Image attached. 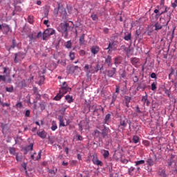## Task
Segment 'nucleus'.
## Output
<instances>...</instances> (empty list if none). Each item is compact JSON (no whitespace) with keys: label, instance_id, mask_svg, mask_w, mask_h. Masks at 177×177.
I'll return each mask as SVG.
<instances>
[{"label":"nucleus","instance_id":"nucleus-21","mask_svg":"<svg viewBox=\"0 0 177 177\" xmlns=\"http://www.w3.org/2000/svg\"><path fill=\"white\" fill-rule=\"evenodd\" d=\"M155 27V30L156 31H158V30H161V28H162V25L160 24V23L156 22L154 25Z\"/></svg>","mask_w":177,"mask_h":177},{"label":"nucleus","instance_id":"nucleus-24","mask_svg":"<svg viewBox=\"0 0 177 177\" xmlns=\"http://www.w3.org/2000/svg\"><path fill=\"white\" fill-rule=\"evenodd\" d=\"M139 63V59L134 57L131 59V64L133 66H136V64Z\"/></svg>","mask_w":177,"mask_h":177},{"label":"nucleus","instance_id":"nucleus-5","mask_svg":"<svg viewBox=\"0 0 177 177\" xmlns=\"http://www.w3.org/2000/svg\"><path fill=\"white\" fill-rule=\"evenodd\" d=\"M92 161L94 165H97L98 167H103V162L99 160V158H97V155L93 156Z\"/></svg>","mask_w":177,"mask_h":177},{"label":"nucleus","instance_id":"nucleus-41","mask_svg":"<svg viewBox=\"0 0 177 177\" xmlns=\"http://www.w3.org/2000/svg\"><path fill=\"white\" fill-rule=\"evenodd\" d=\"M91 19H92L94 21H96V20H97V15H91Z\"/></svg>","mask_w":177,"mask_h":177},{"label":"nucleus","instance_id":"nucleus-56","mask_svg":"<svg viewBox=\"0 0 177 177\" xmlns=\"http://www.w3.org/2000/svg\"><path fill=\"white\" fill-rule=\"evenodd\" d=\"M62 165H64V166L66 167V166L68 165V162L64 161V162H62Z\"/></svg>","mask_w":177,"mask_h":177},{"label":"nucleus","instance_id":"nucleus-23","mask_svg":"<svg viewBox=\"0 0 177 177\" xmlns=\"http://www.w3.org/2000/svg\"><path fill=\"white\" fill-rule=\"evenodd\" d=\"M3 74H6L7 77H9V74H10V69L9 68H3Z\"/></svg>","mask_w":177,"mask_h":177},{"label":"nucleus","instance_id":"nucleus-44","mask_svg":"<svg viewBox=\"0 0 177 177\" xmlns=\"http://www.w3.org/2000/svg\"><path fill=\"white\" fill-rule=\"evenodd\" d=\"M44 24H45V26H46V27H49V20H44Z\"/></svg>","mask_w":177,"mask_h":177},{"label":"nucleus","instance_id":"nucleus-38","mask_svg":"<svg viewBox=\"0 0 177 177\" xmlns=\"http://www.w3.org/2000/svg\"><path fill=\"white\" fill-rule=\"evenodd\" d=\"M6 90L7 92L12 93V92H13V86L6 87Z\"/></svg>","mask_w":177,"mask_h":177},{"label":"nucleus","instance_id":"nucleus-36","mask_svg":"<svg viewBox=\"0 0 177 177\" xmlns=\"http://www.w3.org/2000/svg\"><path fill=\"white\" fill-rule=\"evenodd\" d=\"M16 106H17L18 109H21V107H23V104L21 103V102L19 101V102L17 103Z\"/></svg>","mask_w":177,"mask_h":177},{"label":"nucleus","instance_id":"nucleus-63","mask_svg":"<svg viewBox=\"0 0 177 177\" xmlns=\"http://www.w3.org/2000/svg\"><path fill=\"white\" fill-rule=\"evenodd\" d=\"M115 102V97H113L112 103Z\"/></svg>","mask_w":177,"mask_h":177},{"label":"nucleus","instance_id":"nucleus-49","mask_svg":"<svg viewBox=\"0 0 177 177\" xmlns=\"http://www.w3.org/2000/svg\"><path fill=\"white\" fill-rule=\"evenodd\" d=\"M40 109H41V110H45V104H40Z\"/></svg>","mask_w":177,"mask_h":177},{"label":"nucleus","instance_id":"nucleus-47","mask_svg":"<svg viewBox=\"0 0 177 177\" xmlns=\"http://www.w3.org/2000/svg\"><path fill=\"white\" fill-rule=\"evenodd\" d=\"M26 117L30 116V110H27L25 113Z\"/></svg>","mask_w":177,"mask_h":177},{"label":"nucleus","instance_id":"nucleus-19","mask_svg":"<svg viewBox=\"0 0 177 177\" xmlns=\"http://www.w3.org/2000/svg\"><path fill=\"white\" fill-rule=\"evenodd\" d=\"M115 71H116L115 68H113L111 71H108V76L110 77H113V75H114V74H115Z\"/></svg>","mask_w":177,"mask_h":177},{"label":"nucleus","instance_id":"nucleus-34","mask_svg":"<svg viewBox=\"0 0 177 177\" xmlns=\"http://www.w3.org/2000/svg\"><path fill=\"white\" fill-rule=\"evenodd\" d=\"M157 89V83L153 82L151 84V91H156Z\"/></svg>","mask_w":177,"mask_h":177},{"label":"nucleus","instance_id":"nucleus-17","mask_svg":"<svg viewBox=\"0 0 177 177\" xmlns=\"http://www.w3.org/2000/svg\"><path fill=\"white\" fill-rule=\"evenodd\" d=\"M105 63L106 64H107V66L109 67H110V66H111V56L109 55L106 59H105Z\"/></svg>","mask_w":177,"mask_h":177},{"label":"nucleus","instance_id":"nucleus-55","mask_svg":"<svg viewBox=\"0 0 177 177\" xmlns=\"http://www.w3.org/2000/svg\"><path fill=\"white\" fill-rule=\"evenodd\" d=\"M136 111L137 113H142V111H140V109H139V106L136 107Z\"/></svg>","mask_w":177,"mask_h":177},{"label":"nucleus","instance_id":"nucleus-11","mask_svg":"<svg viewBox=\"0 0 177 177\" xmlns=\"http://www.w3.org/2000/svg\"><path fill=\"white\" fill-rule=\"evenodd\" d=\"M99 50H100V49L97 46H94L91 48V51L93 55H97V53H99Z\"/></svg>","mask_w":177,"mask_h":177},{"label":"nucleus","instance_id":"nucleus-61","mask_svg":"<svg viewBox=\"0 0 177 177\" xmlns=\"http://www.w3.org/2000/svg\"><path fill=\"white\" fill-rule=\"evenodd\" d=\"M32 147H33L32 144L30 145V146H29L30 150H32Z\"/></svg>","mask_w":177,"mask_h":177},{"label":"nucleus","instance_id":"nucleus-53","mask_svg":"<svg viewBox=\"0 0 177 177\" xmlns=\"http://www.w3.org/2000/svg\"><path fill=\"white\" fill-rule=\"evenodd\" d=\"M77 140H82V136L78 135L77 136Z\"/></svg>","mask_w":177,"mask_h":177},{"label":"nucleus","instance_id":"nucleus-16","mask_svg":"<svg viewBox=\"0 0 177 177\" xmlns=\"http://www.w3.org/2000/svg\"><path fill=\"white\" fill-rule=\"evenodd\" d=\"M38 136L39 138H41V139H45L46 138V131H39L37 132Z\"/></svg>","mask_w":177,"mask_h":177},{"label":"nucleus","instance_id":"nucleus-45","mask_svg":"<svg viewBox=\"0 0 177 177\" xmlns=\"http://www.w3.org/2000/svg\"><path fill=\"white\" fill-rule=\"evenodd\" d=\"M70 164H71V165H75V164H77V161L76 160H71Z\"/></svg>","mask_w":177,"mask_h":177},{"label":"nucleus","instance_id":"nucleus-3","mask_svg":"<svg viewBox=\"0 0 177 177\" xmlns=\"http://www.w3.org/2000/svg\"><path fill=\"white\" fill-rule=\"evenodd\" d=\"M84 71L88 77H92V74H95V68H93L92 65L86 64L84 67Z\"/></svg>","mask_w":177,"mask_h":177},{"label":"nucleus","instance_id":"nucleus-18","mask_svg":"<svg viewBox=\"0 0 177 177\" xmlns=\"http://www.w3.org/2000/svg\"><path fill=\"white\" fill-rule=\"evenodd\" d=\"M122 62V58L121 57H118L115 59V66H118V64H121Z\"/></svg>","mask_w":177,"mask_h":177},{"label":"nucleus","instance_id":"nucleus-26","mask_svg":"<svg viewBox=\"0 0 177 177\" xmlns=\"http://www.w3.org/2000/svg\"><path fill=\"white\" fill-rule=\"evenodd\" d=\"M65 99L68 102V103H73V96L66 95Z\"/></svg>","mask_w":177,"mask_h":177},{"label":"nucleus","instance_id":"nucleus-28","mask_svg":"<svg viewBox=\"0 0 177 177\" xmlns=\"http://www.w3.org/2000/svg\"><path fill=\"white\" fill-rule=\"evenodd\" d=\"M85 42V35H82L80 38V45H84Z\"/></svg>","mask_w":177,"mask_h":177},{"label":"nucleus","instance_id":"nucleus-59","mask_svg":"<svg viewBox=\"0 0 177 177\" xmlns=\"http://www.w3.org/2000/svg\"><path fill=\"white\" fill-rule=\"evenodd\" d=\"M145 104H147V106H149L150 105V101H148V100L146 101Z\"/></svg>","mask_w":177,"mask_h":177},{"label":"nucleus","instance_id":"nucleus-30","mask_svg":"<svg viewBox=\"0 0 177 177\" xmlns=\"http://www.w3.org/2000/svg\"><path fill=\"white\" fill-rule=\"evenodd\" d=\"M136 164V167H138V165H142L143 164H145V160H138L135 162Z\"/></svg>","mask_w":177,"mask_h":177},{"label":"nucleus","instance_id":"nucleus-52","mask_svg":"<svg viewBox=\"0 0 177 177\" xmlns=\"http://www.w3.org/2000/svg\"><path fill=\"white\" fill-rule=\"evenodd\" d=\"M115 92L116 93H120V86H116Z\"/></svg>","mask_w":177,"mask_h":177},{"label":"nucleus","instance_id":"nucleus-12","mask_svg":"<svg viewBox=\"0 0 177 177\" xmlns=\"http://www.w3.org/2000/svg\"><path fill=\"white\" fill-rule=\"evenodd\" d=\"M1 81H3V82H8V84H10V82H12V79L10 77H8V80H6V76L0 75V82Z\"/></svg>","mask_w":177,"mask_h":177},{"label":"nucleus","instance_id":"nucleus-25","mask_svg":"<svg viewBox=\"0 0 177 177\" xmlns=\"http://www.w3.org/2000/svg\"><path fill=\"white\" fill-rule=\"evenodd\" d=\"M56 129H57V124H56V122L53 121L52 122L51 130L52 131H56Z\"/></svg>","mask_w":177,"mask_h":177},{"label":"nucleus","instance_id":"nucleus-27","mask_svg":"<svg viewBox=\"0 0 177 177\" xmlns=\"http://www.w3.org/2000/svg\"><path fill=\"white\" fill-rule=\"evenodd\" d=\"M131 38H132V36L131 33H128L127 35H125V36L124 37V39L125 41H131Z\"/></svg>","mask_w":177,"mask_h":177},{"label":"nucleus","instance_id":"nucleus-15","mask_svg":"<svg viewBox=\"0 0 177 177\" xmlns=\"http://www.w3.org/2000/svg\"><path fill=\"white\" fill-rule=\"evenodd\" d=\"M32 160H40L41 159V152H39L38 153H34V155L31 156Z\"/></svg>","mask_w":177,"mask_h":177},{"label":"nucleus","instance_id":"nucleus-4","mask_svg":"<svg viewBox=\"0 0 177 177\" xmlns=\"http://www.w3.org/2000/svg\"><path fill=\"white\" fill-rule=\"evenodd\" d=\"M56 32V31L53 28H47L44 30L43 33V39L44 41H46L50 35H53Z\"/></svg>","mask_w":177,"mask_h":177},{"label":"nucleus","instance_id":"nucleus-58","mask_svg":"<svg viewBox=\"0 0 177 177\" xmlns=\"http://www.w3.org/2000/svg\"><path fill=\"white\" fill-rule=\"evenodd\" d=\"M77 160H82V157L80 154L77 155Z\"/></svg>","mask_w":177,"mask_h":177},{"label":"nucleus","instance_id":"nucleus-8","mask_svg":"<svg viewBox=\"0 0 177 177\" xmlns=\"http://www.w3.org/2000/svg\"><path fill=\"white\" fill-rule=\"evenodd\" d=\"M153 12L156 14L155 15V18L157 20L158 19V17H160V16H161V15H164V13H165L167 12V9H165V11H160V10L156 9V10H154Z\"/></svg>","mask_w":177,"mask_h":177},{"label":"nucleus","instance_id":"nucleus-22","mask_svg":"<svg viewBox=\"0 0 177 177\" xmlns=\"http://www.w3.org/2000/svg\"><path fill=\"white\" fill-rule=\"evenodd\" d=\"M147 165H149V167H153L155 162H154V160H153V159L149 158V159H147Z\"/></svg>","mask_w":177,"mask_h":177},{"label":"nucleus","instance_id":"nucleus-9","mask_svg":"<svg viewBox=\"0 0 177 177\" xmlns=\"http://www.w3.org/2000/svg\"><path fill=\"white\" fill-rule=\"evenodd\" d=\"M58 120L59 121V127H66V125H68V120L66 121V124H64V118L63 116L59 115Z\"/></svg>","mask_w":177,"mask_h":177},{"label":"nucleus","instance_id":"nucleus-50","mask_svg":"<svg viewBox=\"0 0 177 177\" xmlns=\"http://www.w3.org/2000/svg\"><path fill=\"white\" fill-rule=\"evenodd\" d=\"M151 77H152V78H157V76L156 75V73H152L151 74Z\"/></svg>","mask_w":177,"mask_h":177},{"label":"nucleus","instance_id":"nucleus-37","mask_svg":"<svg viewBox=\"0 0 177 177\" xmlns=\"http://www.w3.org/2000/svg\"><path fill=\"white\" fill-rule=\"evenodd\" d=\"M9 151H10V154H15V153H16V149H15V148H13V147H10L9 149Z\"/></svg>","mask_w":177,"mask_h":177},{"label":"nucleus","instance_id":"nucleus-43","mask_svg":"<svg viewBox=\"0 0 177 177\" xmlns=\"http://www.w3.org/2000/svg\"><path fill=\"white\" fill-rule=\"evenodd\" d=\"M172 8H176L177 6V0H175L174 3H171Z\"/></svg>","mask_w":177,"mask_h":177},{"label":"nucleus","instance_id":"nucleus-42","mask_svg":"<svg viewBox=\"0 0 177 177\" xmlns=\"http://www.w3.org/2000/svg\"><path fill=\"white\" fill-rule=\"evenodd\" d=\"M125 100H126V103L128 104L129 103V102H131V97H128V96H126L124 97Z\"/></svg>","mask_w":177,"mask_h":177},{"label":"nucleus","instance_id":"nucleus-14","mask_svg":"<svg viewBox=\"0 0 177 177\" xmlns=\"http://www.w3.org/2000/svg\"><path fill=\"white\" fill-rule=\"evenodd\" d=\"M110 132V129H109L108 127H104V129L102 131V135L103 136V138H106V136H107L108 133Z\"/></svg>","mask_w":177,"mask_h":177},{"label":"nucleus","instance_id":"nucleus-29","mask_svg":"<svg viewBox=\"0 0 177 177\" xmlns=\"http://www.w3.org/2000/svg\"><path fill=\"white\" fill-rule=\"evenodd\" d=\"M110 117H111V115L110 113H108L107 115H106L105 116V119H104V124H108L109 120H110Z\"/></svg>","mask_w":177,"mask_h":177},{"label":"nucleus","instance_id":"nucleus-2","mask_svg":"<svg viewBox=\"0 0 177 177\" xmlns=\"http://www.w3.org/2000/svg\"><path fill=\"white\" fill-rule=\"evenodd\" d=\"M68 24L66 23V22H63L59 24V26L57 27V30L59 31V32H62L63 37L64 38H68Z\"/></svg>","mask_w":177,"mask_h":177},{"label":"nucleus","instance_id":"nucleus-6","mask_svg":"<svg viewBox=\"0 0 177 177\" xmlns=\"http://www.w3.org/2000/svg\"><path fill=\"white\" fill-rule=\"evenodd\" d=\"M83 129H85L86 131L89 129V124H88V122L82 121L79 124V130L82 131Z\"/></svg>","mask_w":177,"mask_h":177},{"label":"nucleus","instance_id":"nucleus-10","mask_svg":"<svg viewBox=\"0 0 177 177\" xmlns=\"http://www.w3.org/2000/svg\"><path fill=\"white\" fill-rule=\"evenodd\" d=\"M100 153L105 159L109 158V156H110V152L106 149H101Z\"/></svg>","mask_w":177,"mask_h":177},{"label":"nucleus","instance_id":"nucleus-33","mask_svg":"<svg viewBox=\"0 0 177 177\" xmlns=\"http://www.w3.org/2000/svg\"><path fill=\"white\" fill-rule=\"evenodd\" d=\"M69 57L71 60H74L75 59V53L71 52L69 53Z\"/></svg>","mask_w":177,"mask_h":177},{"label":"nucleus","instance_id":"nucleus-31","mask_svg":"<svg viewBox=\"0 0 177 177\" xmlns=\"http://www.w3.org/2000/svg\"><path fill=\"white\" fill-rule=\"evenodd\" d=\"M94 135H95V138H100L102 133L100 131H99V130H95Z\"/></svg>","mask_w":177,"mask_h":177},{"label":"nucleus","instance_id":"nucleus-57","mask_svg":"<svg viewBox=\"0 0 177 177\" xmlns=\"http://www.w3.org/2000/svg\"><path fill=\"white\" fill-rule=\"evenodd\" d=\"M104 32H105V34H107V32H109V28H104Z\"/></svg>","mask_w":177,"mask_h":177},{"label":"nucleus","instance_id":"nucleus-54","mask_svg":"<svg viewBox=\"0 0 177 177\" xmlns=\"http://www.w3.org/2000/svg\"><path fill=\"white\" fill-rule=\"evenodd\" d=\"M133 80L135 82H138V77H136V76H135Z\"/></svg>","mask_w":177,"mask_h":177},{"label":"nucleus","instance_id":"nucleus-39","mask_svg":"<svg viewBox=\"0 0 177 177\" xmlns=\"http://www.w3.org/2000/svg\"><path fill=\"white\" fill-rule=\"evenodd\" d=\"M28 23L30 24H32L33 23V17L32 16H29L28 18Z\"/></svg>","mask_w":177,"mask_h":177},{"label":"nucleus","instance_id":"nucleus-7","mask_svg":"<svg viewBox=\"0 0 177 177\" xmlns=\"http://www.w3.org/2000/svg\"><path fill=\"white\" fill-rule=\"evenodd\" d=\"M128 124V119L127 118H121L120 127H122V129H124Z\"/></svg>","mask_w":177,"mask_h":177},{"label":"nucleus","instance_id":"nucleus-64","mask_svg":"<svg viewBox=\"0 0 177 177\" xmlns=\"http://www.w3.org/2000/svg\"><path fill=\"white\" fill-rule=\"evenodd\" d=\"M12 44H13L12 48H15V40H12Z\"/></svg>","mask_w":177,"mask_h":177},{"label":"nucleus","instance_id":"nucleus-60","mask_svg":"<svg viewBox=\"0 0 177 177\" xmlns=\"http://www.w3.org/2000/svg\"><path fill=\"white\" fill-rule=\"evenodd\" d=\"M41 35H42V32H39L38 34H37V38H39V37H41Z\"/></svg>","mask_w":177,"mask_h":177},{"label":"nucleus","instance_id":"nucleus-13","mask_svg":"<svg viewBox=\"0 0 177 177\" xmlns=\"http://www.w3.org/2000/svg\"><path fill=\"white\" fill-rule=\"evenodd\" d=\"M23 54L21 53H17L15 54V62L17 63V62H19V60H23Z\"/></svg>","mask_w":177,"mask_h":177},{"label":"nucleus","instance_id":"nucleus-51","mask_svg":"<svg viewBox=\"0 0 177 177\" xmlns=\"http://www.w3.org/2000/svg\"><path fill=\"white\" fill-rule=\"evenodd\" d=\"M161 176H164L165 177V170H162V173L160 174Z\"/></svg>","mask_w":177,"mask_h":177},{"label":"nucleus","instance_id":"nucleus-32","mask_svg":"<svg viewBox=\"0 0 177 177\" xmlns=\"http://www.w3.org/2000/svg\"><path fill=\"white\" fill-rule=\"evenodd\" d=\"M133 143H136V144L139 143V137L137 136H134L133 137Z\"/></svg>","mask_w":177,"mask_h":177},{"label":"nucleus","instance_id":"nucleus-20","mask_svg":"<svg viewBox=\"0 0 177 177\" xmlns=\"http://www.w3.org/2000/svg\"><path fill=\"white\" fill-rule=\"evenodd\" d=\"M73 46V43H71V41H68L65 43V48H66V49H71Z\"/></svg>","mask_w":177,"mask_h":177},{"label":"nucleus","instance_id":"nucleus-40","mask_svg":"<svg viewBox=\"0 0 177 177\" xmlns=\"http://www.w3.org/2000/svg\"><path fill=\"white\" fill-rule=\"evenodd\" d=\"M107 50H109L108 53H110V50L113 49V44L110 43L109 44L108 48H106Z\"/></svg>","mask_w":177,"mask_h":177},{"label":"nucleus","instance_id":"nucleus-35","mask_svg":"<svg viewBox=\"0 0 177 177\" xmlns=\"http://www.w3.org/2000/svg\"><path fill=\"white\" fill-rule=\"evenodd\" d=\"M142 102H144V104H146V102H147V95L142 96Z\"/></svg>","mask_w":177,"mask_h":177},{"label":"nucleus","instance_id":"nucleus-62","mask_svg":"<svg viewBox=\"0 0 177 177\" xmlns=\"http://www.w3.org/2000/svg\"><path fill=\"white\" fill-rule=\"evenodd\" d=\"M41 1H37V5H41Z\"/></svg>","mask_w":177,"mask_h":177},{"label":"nucleus","instance_id":"nucleus-46","mask_svg":"<svg viewBox=\"0 0 177 177\" xmlns=\"http://www.w3.org/2000/svg\"><path fill=\"white\" fill-rule=\"evenodd\" d=\"M80 56H84L85 50H80Z\"/></svg>","mask_w":177,"mask_h":177},{"label":"nucleus","instance_id":"nucleus-48","mask_svg":"<svg viewBox=\"0 0 177 177\" xmlns=\"http://www.w3.org/2000/svg\"><path fill=\"white\" fill-rule=\"evenodd\" d=\"M3 107H5V106H6L7 107H9V106H10V104L9 103H3L1 104Z\"/></svg>","mask_w":177,"mask_h":177},{"label":"nucleus","instance_id":"nucleus-1","mask_svg":"<svg viewBox=\"0 0 177 177\" xmlns=\"http://www.w3.org/2000/svg\"><path fill=\"white\" fill-rule=\"evenodd\" d=\"M71 88L67 86V83L64 82L62 84V87L59 88V93L55 97V100H60L63 97L64 95H66L67 92H70Z\"/></svg>","mask_w":177,"mask_h":177}]
</instances>
